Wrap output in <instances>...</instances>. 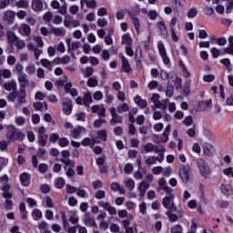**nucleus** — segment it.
Returning <instances> with one entry per match:
<instances>
[{"label":"nucleus","mask_w":233,"mask_h":233,"mask_svg":"<svg viewBox=\"0 0 233 233\" xmlns=\"http://www.w3.org/2000/svg\"><path fill=\"white\" fill-rule=\"evenodd\" d=\"M191 168L190 166L187 165H182L180 166V169H179V176L181 180L184 183H188V181H190V172H191Z\"/></svg>","instance_id":"f257e3e1"},{"label":"nucleus","mask_w":233,"mask_h":233,"mask_svg":"<svg viewBox=\"0 0 233 233\" xmlns=\"http://www.w3.org/2000/svg\"><path fill=\"white\" fill-rule=\"evenodd\" d=\"M167 197H165L162 200V205L164 208H167L168 210H174L176 206L174 205V198L175 196L171 193H166Z\"/></svg>","instance_id":"f03ea898"},{"label":"nucleus","mask_w":233,"mask_h":233,"mask_svg":"<svg viewBox=\"0 0 233 233\" xmlns=\"http://www.w3.org/2000/svg\"><path fill=\"white\" fill-rule=\"evenodd\" d=\"M157 184V192H165V194H170L172 192V187L167 185V178L165 177L158 178Z\"/></svg>","instance_id":"7ed1b4c3"},{"label":"nucleus","mask_w":233,"mask_h":233,"mask_svg":"<svg viewBox=\"0 0 233 233\" xmlns=\"http://www.w3.org/2000/svg\"><path fill=\"white\" fill-rule=\"evenodd\" d=\"M163 163V161H165V155L164 154H158L157 157H154V156H151V157H147L146 159H145V165L147 167H152V165H156V163Z\"/></svg>","instance_id":"20e7f679"},{"label":"nucleus","mask_w":233,"mask_h":233,"mask_svg":"<svg viewBox=\"0 0 233 233\" xmlns=\"http://www.w3.org/2000/svg\"><path fill=\"white\" fill-rule=\"evenodd\" d=\"M198 168L201 173V176H203V177H206V178L208 177V176H210V167L208 166V164H207V162H205V160L203 159H198Z\"/></svg>","instance_id":"39448f33"},{"label":"nucleus","mask_w":233,"mask_h":233,"mask_svg":"<svg viewBox=\"0 0 233 233\" xmlns=\"http://www.w3.org/2000/svg\"><path fill=\"white\" fill-rule=\"evenodd\" d=\"M109 112L111 114L110 125H112V127H114V125H121V123H123V116L117 114L116 107H111Z\"/></svg>","instance_id":"423d86ee"},{"label":"nucleus","mask_w":233,"mask_h":233,"mask_svg":"<svg viewBox=\"0 0 233 233\" xmlns=\"http://www.w3.org/2000/svg\"><path fill=\"white\" fill-rule=\"evenodd\" d=\"M118 57H120L122 63L121 72H125L126 74L132 72V66H130V62L128 61V58H127V56H125L123 53H120L118 55Z\"/></svg>","instance_id":"0eeeda50"},{"label":"nucleus","mask_w":233,"mask_h":233,"mask_svg":"<svg viewBox=\"0 0 233 233\" xmlns=\"http://www.w3.org/2000/svg\"><path fill=\"white\" fill-rule=\"evenodd\" d=\"M158 52L163 60L164 65H169L170 58L168 57V56H167V49L165 48V45L163 44L162 41L158 42Z\"/></svg>","instance_id":"6e6552de"},{"label":"nucleus","mask_w":233,"mask_h":233,"mask_svg":"<svg viewBox=\"0 0 233 233\" xmlns=\"http://www.w3.org/2000/svg\"><path fill=\"white\" fill-rule=\"evenodd\" d=\"M98 205L99 207L104 208V210L108 212L110 216H116V214H117V210L116 209V208L112 207V205L108 202L100 201L98 202Z\"/></svg>","instance_id":"1a4fd4ad"},{"label":"nucleus","mask_w":233,"mask_h":233,"mask_svg":"<svg viewBox=\"0 0 233 233\" xmlns=\"http://www.w3.org/2000/svg\"><path fill=\"white\" fill-rule=\"evenodd\" d=\"M86 132V128L77 126L76 127H74L70 131V137H73L74 139H79L82 134H85Z\"/></svg>","instance_id":"9d476101"},{"label":"nucleus","mask_w":233,"mask_h":233,"mask_svg":"<svg viewBox=\"0 0 233 233\" xmlns=\"http://www.w3.org/2000/svg\"><path fill=\"white\" fill-rule=\"evenodd\" d=\"M16 101L20 105L26 103V89H25V86H20L19 92H16Z\"/></svg>","instance_id":"9b49d317"},{"label":"nucleus","mask_w":233,"mask_h":233,"mask_svg":"<svg viewBox=\"0 0 233 233\" xmlns=\"http://www.w3.org/2000/svg\"><path fill=\"white\" fill-rule=\"evenodd\" d=\"M62 108L66 116H70L72 114V108H74V106L72 105V100L66 99V101L62 102Z\"/></svg>","instance_id":"f8f14e48"},{"label":"nucleus","mask_w":233,"mask_h":233,"mask_svg":"<svg viewBox=\"0 0 233 233\" xmlns=\"http://www.w3.org/2000/svg\"><path fill=\"white\" fill-rule=\"evenodd\" d=\"M92 114H97L98 117H105L106 116V108L103 106H93L91 107Z\"/></svg>","instance_id":"ddd939ff"},{"label":"nucleus","mask_w":233,"mask_h":233,"mask_svg":"<svg viewBox=\"0 0 233 233\" xmlns=\"http://www.w3.org/2000/svg\"><path fill=\"white\" fill-rule=\"evenodd\" d=\"M10 141H23L25 139V134L21 131L15 130L11 135H7Z\"/></svg>","instance_id":"4468645a"},{"label":"nucleus","mask_w":233,"mask_h":233,"mask_svg":"<svg viewBox=\"0 0 233 233\" xmlns=\"http://www.w3.org/2000/svg\"><path fill=\"white\" fill-rule=\"evenodd\" d=\"M66 94H70L72 97H77L79 92L73 87L72 83L68 82L64 86Z\"/></svg>","instance_id":"2eb2a0df"},{"label":"nucleus","mask_w":233,"mask_h":233,"mask_svg":"<svg viewBox=\"0 0 233 233\" xmlns=\"http://www.w3.org/2000/svg\"><path fill=\"white\" fill-rule=\"evenodd\" d=\"M202 148H203L204 154L208 157H212V156L216 154V149L214 148V146H212L211 144L206 143L203 145Z\"/></svg>","instance_id":"dca6fc26"},{"label":"nucleus","mask_w":233,"mask_h":233,"mask_svg":"<svg viewBox=\"0 0 233 233\" xmlns=\"http://www.w3.org/2000/svg\"><path fill=\"white\" fill-rule=\"evenodd\" d=\"M157 26L160 31V35L164 39H167V37H168V30L167 29V25H165L163 21H160L157 24Z\"/></svg>","instance_id":"f3484780"},{"label":"nucleus","mask_w":233,"mask_h":233,"mask_svg":"<svg viewBox=\"0 0 233 233\" xmlns=\"http://www.w3.org/2000/svg\"><path fill=\"white\" fill-rule=\"evenodd\" d=\"M18 32L22 35L28 36L30 35V34H32V28L30 27V25H28V24H21L18 28Z\"/></svg>","instance_id":"a211bd4d"},{"label":"nucleus","mask_w":233,"mask_h":233,"mask_svg":"<svg viewBox=\"0 0 233 233\" xmlns=\"http://www.w3.org/2000/svg\"><path fill=\"white\" fill-rule=\"evenodd\" d=\"M170 79H172V81L175 85L176 90H179V88H181V86L183 85V79H181V77L177 76V75H176L175 73H171Z\"/></svg>","instance_id":"6ab92c4d"},{"label":"nucleus","mask_w":233,"mask_h":233,"mask_svg":"<svg viewBox=\"0 0 233 233\" xmlns=\"http://www.w3.org/2000/svg\"><path fill=\"white\" fill-rule=\"evenodd\" d=\"M45 5V0H33L31 8L34 12H39L43 10V6Z\"/></svg>","instance_id":"aec40b11"},{"label":"nucleus","mask_w":233,"mask_h":233,"mask_svg":"<svg viewBox=\"0 0 233 233\" xmlns=\"http://www.w3.org/2000/svg\"><path fill=\"white\" fill-rule=\"evenodd\" d=\"M150 187V183L147 181H142L139 184L138 190L140 192V198H145V194H147V190Z\"/></svg>","instance_id":"412c9836"},{"label":"nucleus","mask_w":233,"mask_h":233,"mask_svg":"<svg viewBox=\"0 0 233 233\" xmlns=\"http://www.w3.org/2000/svg\"><path fill=\"white\" fill-rule=\"evenodd\" d=\"M198 106L200 110H203L204 112L210 110V108H212V99L199 102Z\"/></svg>","instance_id":"4be33fe9"},{"label":"nucleus","mask_w":233,"mask_h":233,"mask_svg":"<svg viewBox=\"0 0 233 233\" xmlns=\"http://www.w3.org/2000/svg\"><path fill=\"white\" fill-rule=\"evenodd\" d=\"M66 43L68 46V49L73 51L77 50V48L81 46V42L76 41L72 43V38H67Z\"/></svg>","instance_id":"5701e85b"},{"label":"nucleus","mask_w":233,"mask_h":233,"mask_svg":"<svg viewBox=\"0 0 233 233\" xmlns=\"http://www.w3.org/2000/svg\"><path fill=\"white\" fill-rule=\"evenodd\" d=\"M134 101L136 103V105H137V106H139V108H147V100L143 99L139 95H137L134 98Z\"/></svg>","instance_id":"b1692460"},{"label":"nucleus","mask_w":233,"mask_h":233,"mask_svg":"<svg viewBox=\"0 0 233 233\" xmlns=\"http://www.w3.org/2000/svg\"><path fill=\"white\" fill-rule=\"evenodd\" d=\"M18 81L20 83V86H24V90H26V85H28V78H26L25 73L18 74Z\"/></svg>","instance_id":"393cba45"},{"label":"nucleus","mask_w":233,"mask_h":233,"mask_svg":"<svg viewBox=\"0 0 233 233\" xmlns=\"http://www.w3.org/2000/svg\"><path fill=\"white\" fill-rule=\"evenodd\" d=\"M20 181L23 187H28V185H30V174L22 173L20 175Z\"/></svg>","instance_id":"a878e982"},{"label":"nucleus","mask_w":233,"mask_h":233,"mask_svg":"<svg viewBox=\"0 0 233 233\" xmlns=\"http://www.w3.org/2000/svg\"><path fill=\"white\" fill-rule=\"evenodd\" d=\"M84 223L85 225H86V227H94L95 228H97L96 218H94L93 217L86 215Z\"/></svg>","instance_id":"bb28decb"},{"label":"nucleus","mask_w":233,"mask_h":233,"mask_svg":"<svg viewBox=\"0 0 233 233\" xmlns=\"http://www.w3.org/2000/svg\"><path fill=\"white\" fill-rule=\"evenodd\" d=\"M92 99V93L91 92H86L84 94L83 96V103L85 106H90L91 103H93Z\"/></svg>","instance_id":"cd10ccee"},{"label":"nucleus","mask_w":233,"mask_h":233,"mask_svg":"<svg viewBox=\"0 0 233 233\" xmlns=\"http://www.w3.org/2000/svg\"><path fill=\"white\" fill-rule=\"evenodd\" d=\"M15 17V12L12 10H7L4 13V19L5 21H7V23H12Z\"/></svg>","instance_id":"c85d7f7f"},{"label":"nucleus","mask_w":233,"mask_h":233,"mask_svg":"<svg viewBox=\"0 0 233 233\" xmlns=\"http://www.w3.org/2000/svg\"><path fill=\"white\" fill-rule=\"evenodd\" d=\"M4 88L7 90V92H12V90H15V88H17V83H15V80H11L4 84Z\"/></svg>","instance_id":"c756f323"},{"label":"nucleus","mask_w":233,"mask_h":233,"mask_svg":"<svg viewBox=\"0 0 233 233\" xmlns=\"http://www.w3.org/2000/svg\"><path fill=\"white\" fill-rule=\"evenodd\" d=\"M142 57H143V50L141 49V47L137 46L136 49V55H135V61H136L137 66H139V65H141Z\"/></svg>","instance_id":"7c9ffc66"},{"label":"nucleus","mask_w":233,"mask_h":233,"mask_svg":"<svg viewBox=\"0 0 233 233\" xmlns=\"http://www.w3.org/2000/svg\"><path fill=\"white\" fill-rule=\"evenodd\" d=\"M33 106L36 110H48V104L46 102H35Z\"/></svg>","instance_id":"2f4dec72"},{"label":"nucleus","mask_w":233,"mask_h":233,"mask_svg":"<svg viewBox=\"0 0 233 233\" xmlns=\"http://www.w3.org/2000/svg\"><path fill=\"white\" fill-rule=\"evenodd\" d=\"M124 183L126 185V187L128 188L130 192H132V190L136 188V181H134V179L132 178H126L124 180Z\"/></svg>","instance_id":"473e14b6"},{"label":"nucleus","mask_w":233,"mask_h":233,"mask_svg":"<svg viewBox=\"0 0 233 233\" xmlns=\"http://www.w3.org/2000/svg\"><path fill=\"white\" fill-rule=\"evenodd\" d=\"M63 5H61L60 9L57 11L60 15H66L68 14V4L66 0H60Z\"/></svg>","instance_id":"72a5a7b5"},{"label":"nucleus","mask_w":233,"mask_h":233,"mask_svg":"<svg viewBox=\"0 0 233 233\" xmlns=\"http://www.w3.org/2000/svg\"><path fill=\"white\" fill-rule=\"evenodd\" d=\"M51 32L54 34V35H56V37L65 35V34H66V31L63 27H53L51 28Z\"/></svg>","instance_id":"f704fd0d"},{"label":"nucleus","mask_w":233,"mask_h":233,"mask_svg":"<svg viewBox=\"0 0 233 233\" xmlns=\"http://www.w3.org/2000/svg\"><path fill=\"white\" fill-rule=\"evenodd\" d=\"M132 37L130 35L126 34L122 36L121 45H126V46H132Z\"/></svg>","instance_id":"c9c22d12"},{"label":"nucleus","mask_w":233,"mask_h":233,"mask_svg":"<svg viewBox=\"0 0 233 233\" xmlns=\"http://www.w3.org/2000/svg\"><path fill=\"white\" fill-rule=\"evenodd\" d=\"M168 99H164L162 101H158L157 105H155V106L156 108H159L160 110H163V112H165V110H167V106L168 105Z\"/></svg>","instance_id":"e433bc0d"},{"label":"nucleus","mask_w":233,"mask_h":233,"mask_svg":"<svg viewBox=\"0 0 233 233\" xmlns=\"http://www.w3.org/2000/svg\"><path fill=\"white\" fill-rule=\"evenodd\" d=\"M10 185L9 184H5L4 187H2V196L3 198H12V193H10Z\"/></svg>","instance_id":"4c0bfd02"},{"label":"nucleus","mask_w":233,"mask_h":233,"mask_svg":"<svg viewBox=\"0 0 233 233\" xmlns=\"http://www.w3.org/2000/svg\"><path fill=\"white\" fill-rule=\"evenodd\" d=\"M192 84V80H187L185 86L181 90L182 96H188L190 94V85Z\"/></svg>","instance_id":"58836bf2"},{"label":"nucleus","mask_w":233,"mask_h":233,"mask_svg":"<svg viewBox=\"0 0 233 233\" xmlns=\"http://www.w3.org/2000/svg\"><path fill=\"white\" fill-rule=\"evenodd\" d=\"M228 44H229V46L228 47H226L224 49V52L225 54H229L230 56H233V36H229L228 39Z\"/></svg>","instance_id":"ea45409f"},{"label":"nucleus","mask_w":233,"mask_h":233,"mask_svg":"<svg viewBox=\"0 0 233 233\" xmlns=\"http://www.w3.org/2000/svg\"><path fill=\"white\" fill-rule=\"evenodd\" d=\"M97 85H99V81L97 80V78H96L95 76L88 78L87 86H89V88H96Z\"/></svg>","instance_id":"a19ab883"},{"label":"nucleus","mask_w":233,"mask_h":233,"mask_svg":"<svg viewBox=\"0 0 233 233\" xmlns=\"http://www.w3.org/2000/svg\"><path fill=\"white\" fill-rule=\"evenodd\" d=\"M5 198V202L4 204V207L6 210H12V208L14 207V202L12 201V197H3Z\"/></svg>","instance_id":"79ce46f5"},{"label":"nucleus","mask_w":233,"mask_h":233,"mask_svg":"<svg viewBox=\"0 0 233 233\" xmlns=\"http://www.w3.org/2000/svg\"><path fill=\"white\" fill-rule=\"evenodd\" d=\"M130 18L132 20V23L137 30V33H139V30L141 28V24L139 23V18H137L136 15H130Z\"/></svg>","instance_id":"37998d69"},{"label":"nucleus","mask_w":233,"mask_h":233,"mask_svg":"<svg viewBox=\"0 0 233 233\" xmlns=\"http://www.w3.org/2000/svg\"><path fill=\"white\" fill-rule=\"evenodd\" d=\"M60 161L66 167H76V162L72 161L69 157H63Z\"/></svg>","instance_id":"c03bdc74"},{"label":"nucleus","mask_w":233,"mask_h":233,"mask_svg":"<svg viewBox=\"0 0 233 233\" xmlns=\"http://www.w3.org/2000/svg\"><path fill=\"white\" fill-rule=\"evenodd\" d=\"M198 218H192L190 230L187 231V233H196L198 230Z\"/></svg>","instance_id":"a18cd8bd"},{"label":"nucleus","mask_w":233,"mask_h":233,"mask_svg":"<svg viewBox=\"0 0 233 233\" xmlns=\"http://www.w3.org/2000/svg\"><path fill=\"white\" fill-rule=\"evenodd\" d=\"M128 110H130V107L127 103H123L116 107V112H118V114H123V112H128Z\"/></svg>","instance_id":"49530a36"},{"label":"nucleus","mask_w":233,"mask_h":233,"mask_svg":"<svg viewBox=\"0 0 233 233\" xmlns=\"http://www.w3.org/2000/svg\"><path fill=\"white\" fill-rule=\"evenodd\" d=\"M220 191L222 194H224V196H230V186L221 184Z\"/></svg>","instance_id":"de8ad7c7"},{"label":"nucleus","mask_w":233,"mask_h":233,"mask_svg":"<svg viewBox=\"0 0 233 233\" xmlns=\"http://www.w3.org/2000/svg\"><path fill=\"white\" fill-rule=\"evenodd\" d=\"M15 123L17 127H23L26 123V119L21 116L15 117Z\"/></svg>","instance_id":"09e8293b"},{"label":"nucleus","mask_w":233,"mask_h":233,"mask_svg":"<svg viewBox=\"0 0 233 233\" xmlns=\"http://www.w3.org/2000/svg\"><path fill=\"white\" fill-rule=\"evenodd\" d=\"M110 187L111 190H113L114 192H120V194H123L124 192L121 188V186L117 182H113Z\"/></svg>","instance_id":"8fccbe9b"},{"label":"nucleus","mask_w":233,"mask_h":233,"mask_svg":"<svg viewBox=\"0 0 233 233\" xmlns=\"http://www.w3.org/2000/svg\"><path fill=\"white\" fill-rule=\"evenodd\" d=\"M0 74L5 79H10L12 77V71L10 69H0Z\"/></svg>","instance_id":"3c124183"},{"label":"nucleus","mask_w":233,"mask_h":233,"mask_svg":"<svg viewBox=\"0 0 233 233\" xmlns=\"http://www.w3.org/2000/svg\"><path fill=\"white\" fill-rule=\"evenodd\" d=\"M58 145L62 148H65V147H68V145H70V141L66 137H61V138H58Z\"/></svg>","instance_id":"603ef678"},{"label":"nucleus","mask_w":233,"mask_h":233,"mask_svg":"<svg viewBox=\"0 0 233 233\" xmlns=\"http://www.w3.org/2000/svg\"><path fill=\"white\" fill-rule=\"evenodd\" d=\"M42 66H44L45 68H47V70H52V63L46 59V58H43L40 61Z\"/></svg>","instance_id":"864d4df0"},{"label":"nucleus","mask_w":233,"mask_h":233,"mask_svg":"<svg viewBox=\"0 0 233 233\" xmlns=\"http://www.w3.org/2000/svg\"><path fill=\"white\" fill-rule=\"evenodd\" d=\"M221 65L228 68V72H232V66H230V59L224 58L220 60Z\"/></svg>","instance_id":"5fc2aeb1"},{"label":"nucleus","mask_w":233,"mask_h":233,"mask_svg":"<svg viewBox=\"0 0 233 233\" xmlns=\"http://www.w3.org/2000/svg\"><path fill=\"white\" fill-rule=\"evenodd\" d=\"M33 216H34V219L35 221H39V219H41L43 218V213L39 209H34Z\"/></svg>","instance_id":"6e6d98bb"},{"label":"nucleus","mask_w":233,"mask_h":233,"mask_svg":"<svg viewBox=\"0 0 233 233\" xmlns=\"http://www.w3.org/2000/svg\"><path fill=\"white\" fill-rule=\"evenodd\" d=\"M166 215L168 217L169 221L176 222L178 218L177 215L172 213V211L168 210L166 212Z\"/></svg>","instance_id":"4d7b16f0"},{"label":"nucleus","mask_w":233,"mask_h":233,"mask_svg":"<svg viewBox=\"0 0 233 233\" xmlns=\"http://www.w3.org/2000/svg\"><path fill=\"white\" fill-rule=\"evenodd\" d=\"M165 147L163 146H156L154 145L153 152L156 154H163L165 156Z\"/></svg>","instance_id":"13d9d810"},{"label":"nucleus","mask_w":233,"mask_h":233,"mask_svg":"<svg viewBox=\"0 0 233 233\" xmlns=\"http://www.w3.org/2000/svg\"><path fill=\"white\" fill-rule=\"evenodd\" d=\"M43 19H44V21H46V23H50L52 21V19H54V14H52V12H46L43 15Z\"/></svg>","instance_id":"bf43d9fd"},{"label":"nucleus","mask_w":233,"mask_h":233,"mask_svg":"<svg viewBox=\"0 0 233 233\" xmlns=\"http://www.w3.org/2000/svg\"><path fill=\"white\" fill-rule=\"evenodd\" d=\"M38 228L40 230V233L45 232L46 230H48V223L45 221L39 222Z\"/></svg>","instance_id":"052dcab7"},{"label":"nucleus","mask_w":233,"mask_h":233,"mask_svg":"<svg viewBox=\"0 0 233 233\" xmlns=\"http://www.w3.org/2000/svg\"><path fill=\"white\" fill-rule=\"evenodd\" d=\"M15 6H17V8H27L28 2H26V0H20L15 3Z\"/></svg>","instance_id":"680f3d73"},{"label":"nucleus","mask_w":233,"mask_h":233,"mask_svg":"<svg viewBox=\"0 0 233 233\" xmlns=\"http://www.w3.org/2000/svg\"><path fill=\"white\" fill-rule=\"evenodd\" d=\"M147 16L149 17V19H151L152 21H156V19H157V12L156 10H149L147 12Z\"/></svg>","instance_id":"e2e57ef3"},{"label":"nucleus","mask_w":233,"mask_h":233,"mask_svg":"<svg viewBox=\"0 0 233 233\" xmlns=\"http://www.w3.org/2000/svg\"><path fill=\"white\" fill-rule=\"evenodd\" d=\"M93 75H94V69H93V67L88 66V67H86V68L85 69V71H84V76H85L86 77H90V76H92Z\"/></svg>","instance_id":"0e129e2a"},{"label":"nucleus","mask_w":233,"mask_h":233,"mask_svg":"<svg viewBox=\"0 0 233 233\" xmlns=\"http://www.w3.org/2000/svg\"><path fill=\"white\" fill-rule=\"evenodd\" d=\"M65 179L63 177H58L56 181V188H63L65 187Z\"/></svg>","instance_id":"69168bd1"},{"label":"nucleus","mask_w":233,"mask_h":233,"mask_svg":"<svg viewBox=\"0 0 233 233\" xmlns=\"http://www.w3.org/2000/svg\"><path fill=\"white\" fill-rule=\"evenodd\" d=\"M144 151L147 153L154 152V144L147 143L144 146Z\"/></svg>","instance_id":"338daca9"},{"label":"nucleus","mask_w":233,"mask_h":233,"mask_svg":"<svg viewBox=\"0 0 233 233\" xmlns=\"http://www.w3.org/2000/svg\"><path fill=\"white\" fill-rule=\"evenodd\" d=\"M171 233H183V227L181 225H175L171 228Z\"/></svg>","instance_id":"774afa93"}]
</instances>
